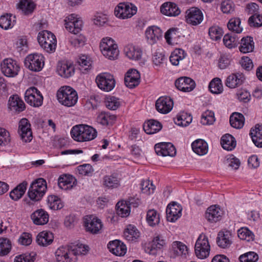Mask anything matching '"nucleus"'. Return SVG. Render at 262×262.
<instances>
[{
    "label": "nucleus",
    "instance_id": "nucleus-1",
    "mask_svg": "<svg viewBox=\"0 0 262 262\" xmlns=\"http://www.w3.org/2000/svg\"><path fill=\"white\" fill-rule=\"evenodd\" d=\"M71 135L73 139L76 141L85 142L96 138L97 132L94 128L91 126L79 124L72 127Z\"/></svg>",
    "mask_w": 262,
    "mask_h": 262
},
{
    "label": "nucleus",
    "instance_id": "nucleus-2",
    "mask_svg": "<svg viewBox=\"0 0 262 262\" xmlns=\"http://www.w3.org/2000/svg\"><path fill=\"white\" fill-rule=\"evenodd\" d=\"M56 96L59 102L68 107L75 105L78 100L76 91L70 86H61L57 91Z\"/></svg>",
    "mask_w": 262,
    "mask_h": 262
},
{
    "label": "nucleus",
    "instance_id": "nucleus-3",
    "mask_svg": "<svg viewBox=\"0 0 262 262\" xmlns=\"http://www.w3.org/2000/svg\"><path fill=\"white\" fill-rule=\"evenodd\" d=\"M166 239L163 237L157 235L151 240L142 241L141 246L145 253L156 256L166 246Z\"/></svg>",
    "mask_w": 262,
    "mask_h": 262
},
{
    "label": "nucleus",
    "instance_id": "nucleus-4",
    "mask_svg": "<svg viewBox=\"0 0 262 262\" xmlns=\"http://www.w3.org/2000/svg\"><path fill=\"white\" fill-rule=\"evenodd\" d=\"M37 40L41 48L48 53L55 51L57 40L55 35L51 32L43 30L38 33Z\"/></svg>",
    "mask_w": 262,
    "mask_h": 262
},
{
    "label": "nucleus",
    "instance_id": "nucleus-5",
    "mask_svg": "<svg viewBox=\"0 0 262 262\" xmlns=\"http://www.w3.org/2000/svg\"><path fill=\"white\" fill-rule=\"evenodd\" d=\"M211 247L208 236L202 233L198 237L194 245V254L200 259H204L209 257Z\"/></svg>",
    "mask_w": 262,
    "mask_h": 262
},
{
    "label": "nucleus",
    "instance_id": "nucleus-6",
    "mask_svg": "<svg viewBox=\"0 0 262 262\" xmlns=\"http://www.w3.org/2000/svg\"><path fill=\"white\" fill-rule=\"evenodd\" d=\"M100 49L103 55L108 59L115 60L119 55L118 46L111 38H103L100 43Z\"/></svg>",
    "mask_w": 262,
    "mask_h": 262
},
{
    "label": "nucleus",
    "instance_id": "nucleus-7",
    "mask_svg": "<svg viewBox=\"0 0 262 262\" xmlns=\"http://www.w3.org/2000/svg\"><path fill=\"white\" fill-rule=\"evenodd\" d=\"M47 183L45 180L39 178L33 182L28 192L29 198L33 201H39L45 194Z\"/></svg>",
    "mask_w": 262,
    "mask_h": 262
},
{
    "label": "nucleus",
    "instance_id": "nucleus-8",
    "mask_svg": "<svg viewBox=\"0 0 262 262\" xmlns=\"http://www.w3.org/2000/svg\"><path fill=\"white\" fill-rule=\"evenodd\" d=\"M24 64L25 67L30 70L39 72L44 67L45 57L41 54H30L25 58Z\"/></svg>",
    "mask_w": 262,
    "mask_h": 262
},
{
    "label": "nucleus",
    "instance_id": "nucleus-9",
    "mask_svg": "<svg viewBox=\"0 0 262 262\" xmlns=\"http://www.w3.org/2000/svg\"><path fill=\"white\" fill-rule=\"evenodd\" d=\"M83 225L86 231L93 234L100 233L103 226L101 220L93 215L84 216Z\"/></svg>",
    "mask_w": 262,
    "mask_h": 262
},
{
    "label": "nucleus",
    "instance_id": "nucleus-10",
    "mask_svg": "<svg viewBox=\"0 0 262 262\" xmlns=\"http://www.w3.org/2000/svg\"><path fill=\"white\" fill-rule=\"evenodd\" d=\"M2 73L8 77L16 76L20 71V67L16 61L12 58H6L1 63Z\"/></svg>",
    "mask_w": 262,
    "mask_h": 262
},
{
    "label": "nucleus",
    "instance_id": "nucleus-11",
    "mask_svg": "<svg viewBox=\"0 0 262 262\" xmlns=\"http://www.w3.org/2000/svg\"><path fill=\"white\" fill-rule=\"evenodd\" d=\"M204 20L202 11L198 7H193L185 12V22L190 26H196L201 24Z\"/></svg>",
    "mask_w": 262,
    "mask_h": 262
},
{
    "label": "nucleus",
    "instance_id": "nucleus-12",
    "mask_svg": "<svg viewBox=\"0 0 262 262\" xmlns=\"http://www.w3.org/2000/svg\"><path fill=\"white\" fill-rule=\"evenodd\" d=\"M96 82L100 89L105 92L112 91L116 83L114 76L108 73L98 75L96 78Z\"/></svg>",
    "mask_w": 262,
    "mask_h": 262
},
{
    "label": "nucleus",
    "instance_id": "nucleus-13",
    "mask_svg": "<svg viewBox=\"0 0 262 262\" xmlns=\"http://www.w3.org/2000/svg\"><path fill=\"white\" fill-rule=\"evenodd\" d=\"M25 99L27 103L34 107H38L42 103L43 97L35 87L29 88L25 93Z\"/></svg>",
    "mask_w": 262,
    "mask_h": 262
},
{
    "label": "nucleus",
    "instance_id": "nucleus-14",
    "mask_svg": "<svg viewBox=\"0 0 262 262\" xmlns=\"http://www.w3.org/2000/svg\"><path fill=\"white\" fill-rule=\"evenodd\" d=\"M18 133L21 139L25 142H29L32 139L31 124L26 118L21 119L18 123Z\"/></svg>",
    "mask_w": 262,
    "mask_h": 262
},
{
    "label": "nucleus",
    "instance_id": "nucleus-15",
    "mask_svg": "<svg viewBox=\"0 0 262 262\" xmlns=\"http://www.w3.org/2000/svg\"><path fill=\"white\" fill-rule=\"evenodd\" d=\"M64 23L66 29L74 34L78 33L81 30L82 21L74 14H71L66 17Z\"/></svg>",
    "mask_w": 262,
    "mask_h": 262
},
{
    "label": "nucleus",
    "instance_id": "nucleus-16",
    "mask_svg": "<svg viewBox=\"0 0 262 262\" xmlns=\"http://www.w3.org/2000/svg\"><path fill=\"white\" fill-rule=\"evenodd\" d=\"M155 107L159 113L167 114L171 111L173 107V101L169 97L161 96L156 100Z\"/></svg>",
    "mask_w": 262,
    "mask_h": 262
},
{
    "label": "nucleus",
    "instance_id": "nucleus-17",
    "mask_svg": "<svg viewBox=\"0 0 262 262\" xmlns=\"http://www.w3.org/2000/svg\"><path fill=\"white\" fill-rule=\"evenodd\" d=\"M55 257L57 262H76L77 260L68 246L58 248L55 252Z\"/></svg>",
    "mask_w": 262,
    "mask_h": 262
},
{
    "label": "nucleus",
    "instance_id": "nucleus-18",
    "mask_svg": "<svg viewBox=\"0 0 262 262\" xmlns=\"http://www.w3.org/2000/svg\"><path fill=\"white\" fill-rule=\"evenodd\" d=\"M182 207L180 204L176 202L169 203L166 210V219L171 223L176 222L182 214Z\"/></svg>",
    "mask_w": 262,
    "mask_h": 262
},
{
    "label": "nucleus",
    "instance_id": "nucleus-19",
    "mask_svg": "<svg viewBox=\"0 0 262 262\" xmlns=\"http://www.w3.org/2000/svg\"><path fill=\"white\" fill-rule=\"evenodd\" d=\"M144 34L147 42L150 45H154L161 38L162 31L160 27L153 25L148 26L146 29Z\"/></svg>",
    "mask_w": 262,
    "mask_h": 262
},
{
    "label": "nucleus",
    "instance_id": "nucleus-20",
    "mask_svg": "<svg viewBox=\"0 0 262 262\" xmlns=\"http://www.w3.org/2000/svg\"><path fill=\"white\" fill-rule=\"evenodd\" d=\"M156 154L160 156L173 157L176 155V149L173 145L169 142H160L155 145Z\"/></svg>",
    "mask_w": 262,
    "mask_h": 262
},
{
    "label": "nucleus",
    "instance_id": "nucleus-21",
    "mask_svg": "<svg viewBox=\"0 0 262 262\" xmlns=\"http://www.w3.org/2000/svg\"><path fill=\"white\" fill-rule=\"evenodd\" d=\"M176 88L183 92H190L195 88V82L188 77H181L177 79L174 82Z\"/></svg>",
    "mask_w": 262,
    "mask_h": 262
},
{
    "label": "nucleus",
    "instance_id": "nucleus-22",
    "mask_svg": "<svg viewBox=\"0 0 262 262\" xmlns=\"http://www.w3.org/2000/svg\"><path fill=\"white\" fill-rule=\"evenodd\" d=\"M107 248L111 253L117 256H123L127 251L126 245L118 239L109 242Z\"/></svg>",
    "mask_w": 262,
    "mask_h": 262
},
{
    "label": "nucleus",
    "instance_id": "nucleus-23",
    "mask_svg": "<svg viewBox=\"0 0 262 262\" xmlns=\"http://www.w3.org/2000/svg\"><path fill=\"white\" fill-rule=\"evenodd\" d=\"M223 211L217 205L209 207L205 213V217L211 223H216L222 219Z\"/></svg>",
    "mask_w": 262,
    "mask_h": 262
},
{
    "label": "nucleus",
    "instance_id": "nucleus-24",
    "mask_svg": "<svg viewBox=\"0 0 262 262\" xmlns=\"http://www.w3.org/2000/svg\"><path fill=\"white\" fill-rule=\"evenodd\" d=\"M161 13L169 17H176L180 14L181 11L178 6L172 2H165L160 7Z\"/></svg>",
    "mask_w": 262,
    "mask_h": 262
},
{
    "label": "nucleus",
    "instance_id": "nucleus-25",
    "mask_svg": "<svg viewBox=\"0 0 262 262\" xmlns=\"http://www.w3.org/2000/svg\"><path fill=\"white\" fill-rule=\"evenodd\" d=\"M58 185L61 189L64 190H71L77 185V180L72 175L62 174L58 179Z\"/></svg>",
    "mask_w": 262,
    "mask_h": 262
},
{
    "label": "nucleus",
    "instance_id": "nucleus-26",
    "mask_svg": "<svg viewBox=\"0 0 262 262\" xmlns=\"http://www.w3.org/2000/svg\"><path fill=\"white\" fill-rule=\"evenodd\" d=\"M8 108L14 113H20L25 109V104L23 100L17 95L11 96L8 100Z\"/></svg>",
    "mask_w": 262,
    "mask_h": 262
},
{
    "label": "nucleus",
    "instance_id": "nucleus-27",
    "mask_svg": "<svg viewBox=\"0 0 262 262\" xmlns=\"http://www.w3.org/2000/svg\"><path fill=\"white\" fill-rule=\"evenodd\" d=\"M56 71L59 76L67 78L74 75L75 69L71 63L67 61H60L57 64Z\"/></svg>",
    "mask_w": 262,
    "mask_h": 262
},
{
    "label": "nucleus",
    "instance_id": "nucleus-28",
    "mask_svg": "<svg viewBox=\"0 0 262 262\" xmlns=\"http://www.w3.org/2000/svg\"><path fill=\"white\" fill-rule=\"evenodd\" d=\"M114 15L120 19H127L131 17L130 7L129 3H120L115 8Z\"/></svg>",
    "mask_w": 262,
    "mask_h": 262
},
{
    "label": "nucleus",
    "instance_id": "nucleus-29",
    "mask_svg": "<svg viewBox=\"0 0 262 262\" xmlns=\"http://www.w3.org/2000/svg\"><path fill=\"white\" fill-rule=\"evenodd\" d=\"M171 252L175 256L186 257L189 253V249L183 243L174 241L171 244Z\"/></svg>",
    "mask_w": 262,
    "mask_h": 262
},
{
    "label": "nucleus",
    "instance_id": "nucleus-30",
    "mask_svg": "<svg viewBox=\"0 0 262 262\" xmlns=\"http://www.w3.org/2000/svg\"><path fill=\"white\" fill-rule=\"evenodd\" d=\"M161 217V214L159 211L154 209H150L147 211L146 221L149 226L155 227L160 223Z\"/></svg>",
    "mask_w": 262,
    "mask_h": 262
},
{
    "label": "nucleus",
    "instance_id": "nucleus-31",
    "mask_svg": "<svg viewBox=\"0 0 262 262\" xmlns=\"http://www.w3.org/2000/svg\"><path fill=\"white\" fill-rule=\"evenodd\" d=\"M33 222L38 225H43L49 221V215L43 209H38L34 211L31 216Z\"/></svg>",
    "mask_w": 262,
    "mask_h": 262
},
{
    "label": "nucleus",
    "instance_id": "nucleus-32",
    "mask_svg": "<svg viewBox=\"0 0 262 262\" xmlns=\"http://www.w3.org/2000/svg\"><path fill=\"white\" fill-rule=\"evenodd\" d=\"M191 147L193 152L199 156H204L208 151V144L203 139L195 140L191 143Z\"/></svg>",
    "mask_w": 262,
    "mask_h": 262
},
{
    "label": "nucleus",
    "instance_id": "nucleus-33",
    "mask_svg": "<svg viewBox=\"0 0 262 262\" xmlns=\"http://www.w3.org/2000/svg\"><path fill=\"white\" fill-rule=\"evenodd\" d=\"M216 243L217 245L222 248H226L232 244V235L229 231H221L219 232Z\"/></svg>",
    "mask_w": 262,
    "mask_h": 262
},
{
    "label": "nucleus",
    "instance_id": "nucleus-34",
    "mask_svg": "<svg viewBox=\"0 0 262 262\" xmlns=\"http://www.w3.org/2000/svg\"><path fill=\"white\" fill-rule=\"evenodd\" d=\"M254 49L253 37L247 36L243 37L240 41L239 50L241 53L246 54L252 52Z\"/></svg>",
    "mask_w": 262,
    "mask_h": 262
},
{
    "label": "nucleus",
    "instance_id": "nucleus-35",
    "mask_svg": "<svg viewBox=\"0 0 262 262\" xmlns=\"http://www.w3.org/2000/svg\"><path fill=\"white\" fill-rule=\"evenodd\" d=\"M250 135L253 143L258 147H262V125L256 124L250 130Z\"/></svg>",
    "mask_w": 262,
    "mask_h": 262
},
{
    "label": "nucleus",
    "instance_id": "nucleus-36",
    "mask_svg": "<svg viewBox=\"0 0 262 262\" xmlns=\"http://www.w3.org/2000/svg\"><path fill=\"white\" fill-rule=\"evenodd\" d=\"M143 127L146 134H154L162 129V125L158 121L151 119L145 122Z\"/></svg>",
    "mask_w": 262,
    "mask_h": 262
},
{
    "label": "nucleus",
    "instance_id": "nucleus-37",
    "mask_svg": "<svg viewBox=\"0 0 262 262\" xmlns=\"http://www.w3.org/2000/svg\"><path fill=\"white\" fill-rule=\"evenodd\" d=\"M192 120V116L185 112H180L174 118V123L181 127L187 126L191 123Z\"/></svg>",
    "mask_w": 262,
    "mask_h": 262
},
{
    "label": "nucleus",
    "instance_id": "nucleus-38",
    "mask_svg": "<svg viewBox=\"0 0 262 262\" xmlns=\"http://www.w3.org/2000/svg\"><path fill=\"white\" fill-rule=\"evenodd\" d=\"M180 35L181 33L178 28H172L168 29L165 34L166 42L170 45L177 44Z\"/></svg>",
    "mask_w": 262,
    "mask_h": 262
},
{
    "label": "nucleus",
    "instance_id": "nucleus-39",
    "mask_svg": "<svg viewBox=\"0 0 262 262\" xmlns=\"http://www.w3.org/2000/svg\"><path fill=\"white\" fill-rule=\"evenodd\" d=\"M116 120V116L109 112H101L97 117V122L102 125L113 124Z\"/></svg>",
    "mask_w": 262,
    "mask_h": 262
},
{
    "label": "nucleus",
    "instance_id": "nucleus-40",
    "mask_svg": "<svg viewBox=\"0 0 262 262\" xmlns=\"http://www.w3.org/2000/svg\"><path fill=\"white\" fill-rule=\"evenodd\" d=\"M130 203L129 201L122 200L116 204V210L117 214L122 217H125L130 214Z\"/></svg>",
    "mask_w": 262,
    "mask_h": 262
},
{
    "label": "nucleus",
    "instance_id": "nucleus-41",
    "mask_svg": "<svg viewBox=\"0 0 262 262\" xmlns=\"http://www.w3.org/2000/svg\"><path fill=\"white\" fill-rule=\"evenodd\" d=\"M243 82L242 76L241 75L231 74L226 79L225 84L227 87L230 89H235L239 86Z\"/></svg>",
    "mask_w": 262,
    "mask_h": 262
},
{
    "label": "nucleus",
    "instance_id": "nucleus-42",
    "mask_svg": "<svg viewBox=\"0 0 262 262\" xmlns=\"http://www.w3.org/2000/svg\"><path fill=\"white\" fill-rule=\"evenodd\" d=\"M53 238L54 236L52 232L43 231L38 234L36 242L40 246H47L52 243Z\"/></svg>",
    "mask_w": 262,
    "mask_h": 262
},
{
    "label": "nucleus",
    "instance_id": "nucleus-43",
    "mask_svg": "<svg viewBox=\"0 0 262 262\" xmlns=\"http://www.w3.org/2000/svg\"><path fill=\"white\" fill-rule=\"evenodd\" d=\"M140 189L142 194L146 195L152 194L156 189V186L149 180H142L139 184Z\"/></svg>",
    "mask_w": 262,
    "mask_h": 262
},
{
    "label": "nucleus",
    "instance_id": "nucleus-44",
    "mask_svg": "<svg viewBox=\"0 0 262 262\" xmlns=\"http://www.w3.org/2000/svg\"><path fill=\"white\" fill-rule=\"evenodd\" d=\"M186 53L182 49H176L171 53L169 57L171 63L173 66H178L180 61L186 56Z\"/></svg>",
    "mask_w": 262,
    "mask_h": 262
},
{
    "label": "nucleus",
    "instance_id": "nucleus-45",
    "mask_svg": "<svg viewBox=\"0 0 262 262\" xmlns=\"http://www.w3.org/2000/svg\"><path fill=\"white\" fill-rule=\"evenodd\" d=\"M221 143L222 147L227 150H233L236 145L234 138L230 134L223 136L221 140Z\"/></svg>",
    "mask_w": 262,
    "mask_h": 262
},
{
    "label": "nucleus",
    "instance_id": "nucleus-46",
    "mask_svg": "<svg viewBox=\"0 0 262 262\" xmlns=\"http://www.w3.org/2000/svg\"><path fill=\"white\" fill-rule=\"evenodd\" d=\"M210 92L214 94H220L223 92L224 86L222 80L219 78H214L209 84Z\"/></svg>",
    "mask_w": 262,
    "mask_h": 262
},
{
    "label": "nucleus",
    "instance_id": "nucleus-47",
    "mask_svg": "<svg viewBox=\"0 0 262 262\" xmlns=\"http://www.w3.org/2000/svg\"><path fill=\"white\" fill-rule=\"evenodd\" d=\"M245 123L244 116L241 113H234L230 118L231 125L236 129H239L243 127Z\"/></svg>",
    "mask_w": 262,
    "mask_h": 262
},
{
    "label": "nucleus",
    "instance_id": "nucleus-48",
    "mask_svg": "<svg viewBox=\"0 0 262 262\" xmlns=\"http://www.w3.org/2000/svg\"><path fill=\"white\" fill-rule=\"evenodd\" d=\"M15 22V16L11 14H7L0 17V27L5 30L12 28L14 26Z\"/></svg>",
    "mask_w": 262,
    "mask_h": 262
},
{
    "label": "nucleus",
    "instance_id": "nucleus-49",
    "mask_svg": "<svg viewBox=\"0 0 262 262\" xmlns=\"http://www.w3.org/2000/svg\"><path fill=\"white\" fill-rule=\"evenodd\" d=\"M27 188V183H22L17 185L10 192V197L14 201H18L24 194Z\"/></svg>",
    "mask_w": 262,
    "mask_h": 262
},
{
    "label": "nucleus",
    "instance_id": "nucleus-50",
    "mask_svg": "<svg viewBox=\"0 0 262 262\" xmlns=\"http://www.w3.org/2000/svg\"><path fill=\"white\" fill-rule=\"evenodd\" d=\"M215 121V118L213 111L206 110L202 113L200 118V123L203 125H212Z\"/></svg>",
    "mask_w": 262,
    "mask_h": 262
},
{
    "label": "nucleus",
    "instance_id": "nucleus-51",
    "mask_svg": "<svg viewBox=\"0 0 262 262\" xmlns=\"http://www.w3.org/2000/svg\"><path fill=\"white\" fill-rule=\"evenodd\" d=\"M35 5L31 0H20L18 4V8L25 15H29L33 12Z\"/></svg>",
    "mask_w": 262,
    "mask_h": 262
},
{
    "label": "nucleus",
    "instance_id": "nucleus-52",
    "mask_svg": "<svg viewBox=\"0 0 262 262\" xmlns=\"http://www.w3.org/2000/svg\"><path fill=\"white\" fill-rule=\"evenodd\" d=\"M235 5L232 0H223L220 4V9L225 14H231L235 11Z\"/></svg>",
    "mask_w": 262,
    "mask_h": 262
},
{
    "label": "nucleus",
    "instance_id": "nucleus-53",
    "mask_svg": "<svg viewBox=\"0 0 262 262\" xmlns=\"http://www.w3.org/2000/svg\"><path fill=\"white\" fill-rule=\"evenodd\" d=\"M238 237L242 240L247 242L253 241L255 238V235L247 227H242L237 231Z\"/></svg>",
    "mask_w": 262,
    "mask_h": 262
},
{
    "label": "nucleus",
    "instance_id": "nucleus-54",
    "mask_svg": "<svg viewBox=\"0 0 262 262\" xmlns=\"http://www.w3.org/2000/svg\"><path fill=\"white\" fill-rule=\"evenodd\" d=\"M12 249L11 241L7 238H0V256H4L8 255Z\"/></svg>",
    "mask_w": 262,
    "mask_h": 262
},
{
    "label": "nucleus",
    "instance_id": "nucleus-55",
    "mask_svg": "<svg viewBox=\"0 0 262 262\" xmlns=\"http://www.w3.org/2000/svg\"><path fill=\"white\" fill-rule=\"evenodd\" d=\"M208 34L210 38L212 40L217 41L221 40L224 31L222 28L218 26H212L209 28Z\"/></svg>",
    "mask_w": 262,
    "mask_h": 262
},
{
    "label": "nucleus",
    "instance_id": "nucleus-56",
    "mask_svg": "<svg viewBox=\"0 0 262 262\" xmlns=\"http://www.w3.org/2000/svg\"><path fill=\"white\" fill-rule=\"evenodd\" d=\"M229 30L236 33H240L242 32L243 28L241 26V19L237 17H233L230 19L227 24Z\"/></svg>",
    "mask_w": 262,
    "mask_h": 262
},
{
    "label": "nucleus",
    "instance_id": "nucleus-57",
    "mask_svg": "<svg viewBox=\"0 0 262 262\" xmlns=\"http://www.w3.org/2000/svg\"><path fill=\"white\" fill-rule=\"evenodd\" d=\"M238 259L240 262H257L259 256L254 251H249L241 255Z\"/></svg>",
    "mask_w": 262,
    "mask_h": 262
},
{
    "label": "nucleus",
    "instance_id": "nucleus-58",
    "mask_svg": "<svg viewBox=\"0 0 262 262\" xmlns=\"http://www.w3.org/2000/svg\"><path fill=\"white\" fill-rule=\"evenodd\" d=\"M69 247L71 249L73 255H75L76 258L78 255L86 254L89 250V247L82 244H78Z\"/></svg>",
    "mask_w": 262,
    "mask_h": 262
},
{
    "label": "nucleus",
    "instance_id": "nucleus-59",
    "mask_svg": "<svg viewBox=\"0 0 262 262\" xmlns=\"http://www.w3.org/2000/svg\"><path fill=\"white\" fill-rule=\"evenodd\" d=\"M48 203L49 207L53 210L60 209L63 206L61 200L55 195L49 196L48 198Z\"/></svg>",
    "mask_w": 262,
    "mask_h": 262
},
{
    "label": "nucleus",
    "instance_id": "nucleus-60",
    "mask_svg": "<svg viewBox=\"0 0 262 262\" xmlns=\"http://www.w3.org/2000/svg\"><path fill=\"white\" fill-rule=\"evenodd\" d=\"M106 107L111 110H117L120 105V102L118 98L112 96L106 97L105 99Z\"/></svg>",
    "mask_w": 262,
    "mask_h": 262
},
{
    "label": "nucleus",
    "instance_id": "nucleus-61",
    "mask_svg": "<svg viewBox=\"0 0 262 262\" xmlns=\"http://www.w3.org/2000/svg\"><path fill=\"white\" fill-rule=\"evenodd\" d=\"M225 164L233 170H237L240 165V160L233 155L227 156Z\"/></svg>",
    "mask_w": 262,
    "mask_h": 262
},
{
    "label": "nucleus",
    "instance_id": "nucleus-62",
    "mask_svg": "<svg viewBox=\"0 0 262 262\" xmlns=\"http://www.w3.org/2000/svg\"><path fill=\"white\" fill-rule=\"evenodd\" d=\"M223 42L227 48L232 49L237 46V40L235 35L228 33L224 35Z\"/></svg>",
    "mask_w": 262,
    "mask_h": 262
},
{
    "label": "nucleus",
    "instance_id": "nucleus-63",
    "mask_svg": "<svg viewBox=\"0 0 262 262\" xmlns=\"http://www.w3.org/2000/svg\"><path fill=\"white\" fill-rule=\"evenodd\" d=\"M231 59L229 55L223 54L220 55L217 60V67L221 70L227 68L230 64Z\"/></svg>",
    "mask_w": 262,
    "mask_h": 262
},
{
    "label": "nucleus",
    "instance_id": "nucleus-64",
    "mask_svg": "<svg viewBox=\"0 0 262 262\" xmlns=\"http://www.w3.org/2000/svg\"><path fill=\"white\" fill-rule=\"evenodd\" d=\"M35 255L34 253H32L17 255L14 258V262H34Z\"/></svg>",
    "mask_w": 262,
    "mask_h": 262
}]
</instances>
